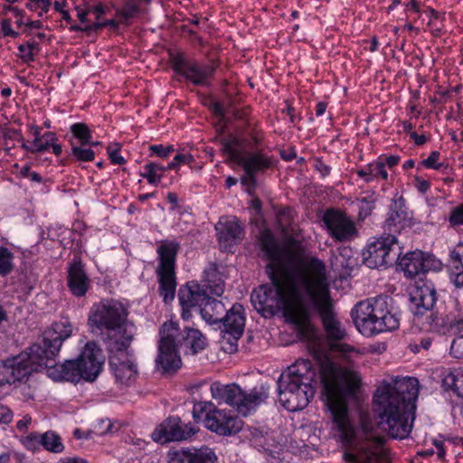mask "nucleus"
Wrapping results in <instances>:
<instances>
[{
    "label": "nucleus",
    "instance_id": "0eeeda50",
    "mask_svg": "<svg viewBox=\"0 0 463 463\" xmlns=\"http://www.w3.org/2000/svg\"><path fill=\"white\" fill-rule=\"evenodd\" d=\"M390 300L386 296H378L360 301L354 306L351 317L360 333L370 336L399 327L400 319L390 310Z\"/></svg>",
    "mask_w": 463,
    "mask_h": 463
},
{
    "label": "nucleus",
    "instance_id": "bb28decb",
    "mask_svg": "<svg viewBox=\"0 0 463 463\" xmlns=\"http://www.w3.org/2000/svg\"><path fill=\"white\" fill-rule=\"evenodd\" d=\"M67 273V285L71 294L84 297L90 288V279L80 257H74L68 263Z\"/></svg>",
    "mask_w": 463,
    "mask_h": 463
},
{
    "label": "nucleus",
    "instance_id": "13d9d810",
    "mask_svg": "<svg viewBox=\"0 0 463 463\" xmlns=\"http://www.w3.org/2000/svg\"><path fill=\"white\" fill-rule=\"evenodd\" d=\"M113 424L108 419L101 420L95 426V432L99 435H105L112 431Z\"/></svg>",
    "mask_w": 463,
    "mask_h": 463
},
{
    "label": "nucleus",
    "instance_id": "1a4fd4ad",
    "mask_svg": "<svg viewBox=\"0 0 463 463\" xmlns=\"http://www.w3.org/2000/svg\"><path fill=\"white\" fill-rule=\"evenodd\" d=\"M128 309L118 301L113 299L102 300L94 304L89 314L90 327L107 331L103 338L105 346L109 338L119 339L128 329Z\"/></svg>",
    "mask_w": 463,
    "mask_h": 463
},
{
    "label": "nucleus",
    "instance_id": "a19ab883",
    "mask_svg": "<svg viewBox=\"0 0 463 463\" xmlns=\"http://www.w3.org/2000/svg\"><path fill=\"white\" fill-rule=\"evenodd\" d=\"M139 12V6L136 0H125L122 7L117 11V14L126 21L134 17Z\"/></svg>",
    "mask_w": 463,
    "mask_h": 463
},
{
    "label": "nucleus",
    "instance_id": "69168bd1",
    "mask_svg": "<svg viewBox=\"0 0 463 463\" xmlns=\"http://www.w3.org/2000/svg\"><path fill=\"white\" fill-rule=\"evenodd\" d=\"M414 181L416 182V188L421 194H425L430 187L429 181L423 180L419 176H415Z\"/></svg>",
    "mask_w": 463,
    "mask_h": 463
},
{
    "label": "nucleus",
    "instance_id": "603ef678",
    "mask_svg": "<svg viewBox=\"0 0 463 463\" xmlns=\"http://www.w3.org/2000/svg\"><path fill=\"white\" fill-rule=\"evenodd\" d=\"M450 354L457 359H463V336H459L452 341Z\"/></svg>",
    "mask_w": 463,
    "mask_h": 463
},
{
    "label": "nucleus",
    "instance_id": "ea45409f",
    "mask_svg": "<svg viewBox=\"0 0 463 463\" xmlns=\"http://www.w3.org/2000/svg\"><path fill=\"white\" fill-rule=\"evenodd\" d=\"M71 131L72 135L80 141L82 146L90 143L92 138L91 132L85 123H75L71 125Z\"/></svg>",
    "mask_w": 463,
    "mask_h": 463
},
{
    "label": "nucleus",
    "instance_id": "2eb2a0df",
    "mask_svg": "<svg viewBox=\"0 0 463 463\" xmlns=\"http://www.w3.org/2000/svg\"><path fill=\"white\" fill-rule=\"evenodd\" d=\"M436 301L437 291L430 280L420 279L410 290V310L419 319L427 314L429 329H434L439 326L438 315L432 312Z\"/></svg>",
    "mask_w": 463,
    "mask_h": 463
},
{
    "label": "nucleus",
    "instance_id": "7ed1b4c3",
    "mask_svg": "<svg viewBox=\"0 0 463 463\" xmlns=\"http://www.w3.org/2000/svg\"><path fill=\"white\" fill-rule=\"evenodd\" d=\"M69 335V326L52 324L43 332L40 342L32 345L17 356L0 361V386L21 382L33 372L38 371L39 364H46L53 358L61 340Z\"/></svg>",
    "mask_w": 463,
    "mask_h": 463
},
{
    "label": "nucleus",
    "instance_id": "58836bf2",
    "mask_svg": "<svg viewBox=\"0 0 463 463\" xmlns=\"http://www.w3.org/2000/svg\"><path fill=\"white\" fill-rule=\"evenodd\" d=\"M14 254L5 247H0V276L5 277L14 269Z\"/></svg>",
    "mask_w": 463,
    "mask_h": 463
},
{
    "label": "nucleus",
    "instance_id": "4d7b16f0",
    "mask_svg": "<svg viewBox=\"0 0 463 463\" xmlns=\"http://www.w3.org/2000/svg\"><path fill=\"white\" fill-rule=\"evenodd\" d=\"M450 263H463V242H458L449 252Z\"/></svg>",
    "mask_w": 463,
    "mask_h": 463
},
{
    "label": "nucleus",
    "instance_id": "f03ea898",
    "mask_svg": "<svg viewBox=\"0 0 463 463\" xmlns=\"http://www.w3.org/2000/svg\"><path fill=\"white\" fill-rule=\"evenodd\" d=\"M419 395L415 377H392L383 380L373 399V412L377 424L391 438L403 439L412 429L409 422Z\"/></svg>",
    "mask_w": 463,
    "mask_h": 463
},
{
    "label": "nucleus",
    "instance_id": "4c0bfd02",
    "mask_svg": "<svg viewBox=\"0 0 463 463\" xmlns=\"http://www.w3.org/2000/svg\"><path fill=\"white\" fill-rule=\"evenodd\" d=\"M40 50V45L35 41H28L25 44H20L18 46L20 58L24 62L33 61Z\"/></svg>",
    "mask_w": 463,
    "mask_h": 463
},
{
    "label": "nucleus",
    "instance_id": "ddd939ff",
    "mask_svg": "<svg viewBox=\"0 0 463 463\" xmlns=\"http://www.w3.org/2000/svg\"><path fill=\"white\" fill-rule=\"evenodd\" d=\"M222 150L230 158L242 167L245 174H263L275 166L276 160L273 156L265 153L261 149L242 151L240 140L235 137L222 140Z\"/></svg>",
    "mask_w": 463,
    "mask_h": 463
},
{
    "label": "nucleus",
    "instance_id": "f257e3e1",
    "mask_svg": "<svg viewBox=\"0 0 463 463\" xmlns=\"http://www.w3.org/2000/svg\"><path fill=\"white\" fill-rule=\"evenodd\" d=\"M271 286L261 285L250 295L254 308L268 317L282 309L285 317L299 329L304 330L310 323V313L306 298L311 289L314 278L303 280L293 275L268 273Z\"/></svg>",
    "mask_w": 463,
    "mask_h": 463
},
{
    "label": "nucleus",
    "instance_id": "f704fd0d",
    "mask_svg": "<svg viewBox=\"0 0 463 463\" xmlns=\"http://www.w3.org/2000/svg\"><path fill=\"white\" fill-rule=\"evenodd\" d=\"M165 170H168L166 166L151 162L144 165V172H141L140 175L146 178L150 184L157 185L162 179L163 172Z\"/></svg>",
    "mask_w": 463,
    "mask_h": 463
},
{
    "label": "nucleus",
    "instance_id": "7c9ffc66",
    "mask_svg": "<svg viewBox=\"0 0 463 463\" xmlns=\"http://www.w3.org/2000/svg\"><path fill=\"white\" fill-rule=\"evenodd\" d=\"M411 218L402 197L392 202L388 216L384 222V229L390 234L399 233L406 226L410 225Z\"/></svg>",
    "mask_w": 463,
    "mask_h": 463
},
{
    "label": "nucleus",
    "instance_id": "3c124183",
    "mask_svg": "<svg viewBox=\"0 0 463 463\" xmlns=\"http://www.w3.org/2000/svg\"><path fill=\"white\" fill-rule=\"evenodd\" d=\"M439 151H432L426 159L420 162V165L426 168L439 170L444 165L443 163H439Z\"/></svg>",
    "mask_w": 463,
    "mask_h": 463
},
{
    "label": "nucleus",
    "instance_id": "c03bdc74",
    "mask_svg": "<svg viewBox=\"0 0 463 463\" xmlns=\"http://www.w3.org/2000/svg\"><path fill=\"white\" fill-rule=\"evenodd\" d=\"M71 156L80 162H90L95 157V153L90 148H84L82 145L71 146Z\"/></svg>",
    "mask_w": 463,
    "mask_h": 463
},
{
    "label": "nucleus",
    "instance_id": "774afa93",
    "mask_svg": "<svg viewBox=\"0 0 463 463\" xmlns=\"http://www.w3.org/2000/svg\"><path fill=\"white\" fill-rule=\"evenodd\" d=\"M316 169L323 175L326 176L330 174L331 168L321 160H317L315 165Z\"/></svg>",
    "mask_w": 463,
    "mask_h": 463
},
{
    "label": "nucleus",
    "instance_id": "f8f14e48",
    "mask_svg": "<svg viewBox=\"0 0 463 463\" xmlns=\"http://www.w3.org/2000/svg\"><path fill=\"white\" fill-rule=\"evenodd\" d=\"M133 340V334L124 332L119 339L109 338L106 349L109 353V364L116 382L128 386L137 378V369L128 349Z\"/></svg>",
    "mask_w": 463,
    "mask_h": 463
},
{
    "label": "nucleus",
    "instance_id": "052dcab7",
    "mask_svg": "<svg viewBox=\"0 0 463 463\" xmlns=\"http://www.w3.org/2000/svg\"><path fill=\"white\" fill-rule=\"evenodd\" d=\"M89 11H90L91 14L95 15V22H103L101 20V17L106 13V8L102 4H98L96 5H89Z\"/></svg>",
    "mask_w": 463,
    "mask_h": 463
},
{
    "label": "nucleus",
    "instance_id": "2f4dec72",
    "mask_svg": "<svg viewBox=\"0 0 463 463\" xmlns=\"http://www.w3.org/2000/svg\"><path fill=\"white\" fill-rule=\"evenodd\" d=\"M228 313H230V309H227L221 300L210 296H208L207 301L202 306L200 311L203 319L210 325L218 323L224 325Z\"/></svg>",
    "mask_w": 463,
    "mask_h": 463
},
{
    "label": "nucleus",
    "instance_id": "8fccbe9b",
    "mask_svg": "<svg viewBox=\"0 0 463 463\" xmlns=\"http://www.w3.org/2000/svg\"><path fill=\"white\" fill-rule=\"evenodd\" d=\"M57 136L54 132H45L43 134V140L35 146V149L38 150V153L45 152L51 147V145L53 144V142L57 141Z\"/></svg>",
    "mask_w": 463,
    "mask_h": 463
},
{
    "label": "nucleus",
    "instance_id": "423d86ee",
    "mask_svg": "<svg viewBox=\"0 0 463 463\" xmlns=\"http://www.w3.org/2000/svg\"><path fill=\"white\" fill-rule=\"evenodd\" d=\"M316 371L309 360H298L278 380L279 397L289 411L305 409L315 395Z\"/></svg>",
    "mask_w": 463,
    "mask_h": 463
},
{
    "label": "nucleus",
    "instance_id": "b1692460",
    "mask_svg": "<svg viewBox=\"0 0 463 463\" xmlns=\"http://www.w3.org/2000/svg\"><path fill=\"white\" fill-rule=\"evenodd\" d=\"M362 430L366 441L361 449V453L364 457L363 462L357 460L356 455L348 452L345 453L344 458L352 463H374V460L380 456L379 450L385 443V439L381 435L374 434L373 426L366 420L362 422Z\"/></svg>",
    "mask_w": 463,
    "mask_h": 463
},
{
    "label": "nucleus",
    "instance_id": "79ce46f5",
    "mask_svg": "<svg viewBox=\"0 0 463 463\" xmlns=\"http://www.w3.org/2000/svg\"><path fill=\"white\" fill-rule=\"evenodd\" d=\"M366 166H367V170L370 174V176L372 178V181L374 178H382L383 180L388 179L387 170L384 169L383 163L382 162V160L379 159V157L377 158L376 161H373V162L366 165Z\"/></svg>",
    "mask_w": 463,
    "mask_h": 463
},
{
    "label": "nucleus",
    "instance_id": "cd10ccee",
    "mask_svg": "<svg viewBox=\"0 0 463 463\" xmlns=\"http://www.w3.org/2000/svg\"><path fill=\"white\" fill-rule=\"evenodd\" d=\"M168 463H216L214 451L207 446L199 449H170L167 453Z\"/></svg>",
    "mask_w": 463,
    "mask_h": 463
},
{
    "label": "nucleus",
    "instance_id": "a18cd8bd",
    "mask_svg": "<svg viewBox=\"0 0 463 463\" xmlns=\"http://www.w3.org/2000/svg\"><path fill=\"white\" fill-rule=\"evenodd\" d=\"M448 222L452 228L463 226V202L450 210Z\"/></svg>",
    "mask_w": 463,
    "mask_h": 463
},
{
    "label": "nucleus",
    "instance_id": "680f3d73",
    "mask_svg": "<svg viewBox=\"0 0 463 463\" xmlns=\"http://www.w3.org/2000/svg\"><path fill=\"white\" fill-rule=\"evenodd\" d=\"M379 159L382 160L384 165V169H386V166H388L390 169L397 165L400 162V156H379Z\"/></svg>",
    "mask_w": 463,
    "mask_h": 463
},
{
    "label": "nucleus",
    "instance_id": "e433bc0d",
    "mask_svg": "<svg viewBox=\"0 0 463 463\" xmlns=\"http://www.w3.org/2000/svg\"><path fill=\"white\" fill-rule=\"evenodd\" d=\"M106 26H109L110 28L116 30L118 27V22L114 19H110V20H105L103 22L97 21L92 24H85L84 26H80L78 24H71L70 26V31L71 32H85L86 33L90 34L91 33H93V32L96 33Z\"/></svg>",
    "mask_w": 463,
    "mask_h": 463
},
{
    "label": "nucleus",
    "instance_id": "a878e982",
    "mask_svg": "<svg viewBox=\"0 0 463 463\" xmlns=\"http://www.w3.org/2000/svg\"><path fill=\"white\" fill-rule=\"evenodd\" d=\"M208 292L195 282H188L182 287L178 292V298L182 307V317L188 320L191 317V310L198 308L202 309L204 302L207 301Z\"/></svg>",
    "mask_w": 463,
    "mask_h": 463
},
{
    "label": "nucleus",
    "instance_id": "72a5a7b5",
    "mask_svg": "<svg viewBox=\"0 0 463 463\" xmlns=\"http://www.w3.org/2000/svg\"><path fill=\"white\" fill-rule=\"evenodd\" d=\"M446 389L452 390L458 396H463V371H448L442 380Z\"/></svg>",
    "mask_w": 463,
    "mask_h": 463
},
{
    "label": "nucleus",
    "instance_id": "338daca9",
    "mask_svg": "<svg viewBox=\"0 0 463 463\" xmlns=\"http://www.w3.org/2000/svg\"><path fill=\"white\" fill-rule=\"evenodd\" d=\"M241 182L243 185H246L251 189H254L257 185V179H256V175H250L245 174V175L243 177H241Z\"/></svg>",
    "mask_w": 463,
    "mask_h": 463
},
{
    "label": "nucleus",
    "instance_id": "4468645a",
    "mask_svg": "<svg viewBox=\"0 0 463 463\" xmlns=\"http://www.w3.org/2000/svg\"><path fill=\"white\" fill-rule=\"evenodd\" d=\"M193 417L199 420L203 417L204 427L221 436H232L240 432L243 421L237 416L219 410L212 402H199L194 403Z\"/></svg>",
    "mask_w": 463,
    "mask_h": 463
},
{
    "label": "nucleus",
    "instance_id": "f3484780",
    "mask_svg": "<svg viewBox=\"0 0 463 463\" xmlns=\"http://www.w3.org/2000/svg\"><path fill=\"white\" fill-rule=\"evenodd\" d=\"M177 331L172 324H163L159 330L158 354L156 367L162 373H175L182 365L179 349L175 345V336Z\"/></svg>",
    "mask_w": 463,
    "mask_h": 463
},
{
    "label": "nucleus",
    "instance_id": "0e129e2a",
    "mask_svg": "<svg viewBox=\"0 0 463 463\" xmlns=\"http://www.w3.org/2000/svg\"><path fill=\"white\" fill-rule=\"evenodd\" d=\"M75 10L77 12V17L80 21V23L89 24L88 14H91V12L89 11V5L84 9L80 6H76Z\"/></svg>",
    "mask_w": 463,
    "mask_h": 463
},
{
    "label": "nucleus",
    "instance_id": "e2e57ef3",
    "mask_svg": "<svg viewBox=\"0 0 463 463\" xmlns=\"http://www.w3.org/2000/svg\"><path fill=\"white\" fill-rule=\"evenodd\" d=\"M25 446L28 448L33 447L35 444H41L42 445V435L38 433H30L25 438Z\"/></svg>",
    "mask_w": 463,
    "mask_h": 463
},
{
    "label": "nucleus",
    "instance_id": "9b49d317",
    "mask_svg": "<svg viewBox=\"0 0 463 463\" xmlns=\"http://www.w3.org/2000/svg\"><path fill=\"white\" fill-rule=\"evenodd\" d=\"M181 249L176 240H162L158 242L156 253L158 264L156 273L158 279V292L165 303L175 298L176 289V257Z\"/></svg>",
    "mask_w": 463,
    "mask_h": 463
},
{
    "label": "nucleus",
    "instance_id": "bf43d9fd",
    "mask_svg": "<svg viewBox=\"0 0 463 463\" xmlns=\"http://www.w3.org/2000/svg\"><path fill=\"white\" fill-rule=\"evenodd\" d=\"M13 420L12 411L4 404H0V423L8 424Z\"/></svg>",
    "mask_w": 463,
    "mask_h": 463
},
{
    "label": "nucleus",
    "instance_id": "6e6d98bb",
    "mask_svg": "<svg viewBox=\"0 0 463 463\" xmlns=\"http://www.w3.org/2000/svg\"><path fill=\"white\" fill-rule=\"evenodd\" d=\"M0 24L2 33L5 37L16 38L19 36V33L13 30L10 19H3Z\"/></svg>",
    "mask_w": 463,
    "mask_h": 463
},
{
    "label": "nucleus",
    "instance_id": "c756f323",
    "mask_svg": "<svg viewBox=\"0 0 463 463\" xmlns=\"http://www.w3.org/2000/svg\"><path fill=\"white\" fill-rule=\"evenodd\" d=\"M216 231L220 245L225 249L237 244L244 236V229L234 216L221 218Z\"/></svg>",
    "mask_w": 463,
    "mask_h": 463
},
{
    "label": "nucleus",
    "instance_id": "5701e85b",
    "mask_svg": "<svg viewBox=\"0 0 463 463\" xmlns=\"http://www.w3.org/2000/svg\"><path fill=\"white\" fill-rule=\"evenodd\" d=\"M173 68L194 85L203 86L208 84V79L215 71V66L213 63L200 64L186 60L183 55H178L174 59Z\"/></svg>",
    "mask_w": 463,
    "mask_h": 463
},
{
    "label": "nucleus",
    "instance_id": "20e7f679",
    "mask_svg": "<svg viewBox=\"0 0 463 463\" xmlns=\"http://www.w3.org/2000/svg\"><path fill=\"white\" fill-rule=\"evenodd\" d=\"M326 405L331 413L334 428L343 441L354 439L355 430L348 415V401L354 398L360 388V375L348 369L332 368L322 378Z\"/></svg>",
    "mask_w": 463,
    "mask_h": 463
},
{
    "label": "nucleus",
    "instance_id": "dca6fc26",
    "mask_svg": "<svg viewBox=\"0 0 463 463\" xmlns=\"http://www.w3.org/2000/svg\"><path fill=\"white\" fill-rule=\"evenodd\" d=\"M401 254L395 235L389 234L368 243L363 250V261L370 269L386 268L397 262Z\"/></svg>",
    "mask_w": 463,
    "mask_h": 463
},
{
    "label": "nucleus",
    "instance_id": "9d476101",
    "mask_svg": "<svg viewBox=\"0 0 463 463\" xmlns=\"http://www.w3.org/2000/svg\"><path fill=\"white\" fill-rule=\"evenodd\" d=\"M269 389L267 384H260L247 392L236 383L224 385L215 382L211 385V393L213 399L227 403L245 417L266 401Z\"/></svg>",
    "mask_w": 463,
    "mask_h": 463
},
{
    "label": "nucleus",
    "instance_id": "4be33fe9",
    "mask_svg": "<svg viewBox=\"0 0 463 463\" xmlns=\"http://www.w3.org/2000/svg\"><path fill=\"white\" fill-rule=\"evenodd\" d=\"M76 360L83 380L93 382L100 373L105 358L102 350L94 342H88Z\"/></svg>",
    "mask_w": 463,
    "mask_h": 463
},
{
    "label": "nucleus",
    "instance_id": "49530a36",
    "mask_svg": "<svg viewBox=\"0 0 463 463\" xmlns=\"http://www.w3.org/2000/svg\"><path fill=\"white\" fill-rule=\"evenodd\" d=\"M449 279L456 288H463V263H450Z\"/></svg>",
    "mask_w": 463,
    "mask_h": 463
},
{
    "label": "nucleus",
    "instance_id": "6ab92c4d",
    "mask_svg": "<svg viewBox=\"0 0 463 463\" xmlns=\"http://www.w3.org/2000/svg\"><path fill=\"white\" fill-rule=\"evenodd\" d=\"M222 331L221 345L225 353L232 354L238 350V341L245 327V312L241 304L235 303L230 308Z\"/></svg>",
    "mask_w": 463,
    "mask_h": 463
},
{
    "label": "nucleus",
    "instance_id": "c9c22d12",
    "mask_svg": "<svg viewBox=\"0 0 463 463\" xmlns=\"http://www.w3.org/2000/svg\"><path fill=\"white\" fill-rule=\"evenodd\" d=\"M42 445L46 450L52 453H61L64 450L61 437L52 430L42 434Z\"/></svg>",
    "mask_w": 463,
    "mask_h": 463
},
{
    "label": "nucleus",
    "instance_id": "412c9836",
    "mask_svg": "<svg viewBox=\"0 0 463 463\" xmlns=\"http://www.w3.org/2000/svg\"><path fill=\"white\" fill-rule=\"evenodd\" d=\"M323 221L331 237L337 241H351L358 234L352 218L339 210H326Z\"/></svg>",
    "mask_w": 463,
    "mask_h": 463
},
{
    "label": "nucleus",
    "instance_id": "393cba45",
    "mask_svg": "<svg viewBox=\"0 0 463 463\" xmlns=\"http://www.w3.org/2000/svg\"><path fill=\"white\" fill-rule=\"evenodd\" d=\"M164 324H172L173 327L176 329L177 335L175 336V345L184 354L194 355L205 348L206 338L198 329L185 326L181 330L178 323L173 320L166 321Z\"/></svg>",
    "mask_w": 463,
    "mask_h": 463
},
{
    "label": "nucleus",
    "instance_id": "a211bd4d",
    "mask_svg": "<svg viewBox=\"0 0 463 463\" xmlns=\"http://www.w3.org/2000/svg\"><path fill=\"white\" fill-rule=\"evenodd\" d=\"M52 324H62L66 326V327L69 326L70 335L61 340L59 350L53 358L50 359L46 364H39L38 370L40 368H44L46 370L47 375L56 382L66 381L71 383H79L81 379H83V377L79 367V363H77L76 359L66 360L62 364H56L55 362L63 342L72 335V325L68 319L55 321Z\"/></svg>",
    "mask_w": 463,
    "mask_h": 463
},
{
    "label": "nucleus",
    "instance_id": "39448f33",
    "mask_svg": "<svg viewBox=\"0 0 463 463\" xmlns=\"http://www.w3.org/2000/svg\"><path fill=\"white\" fill-rule=\"evenodd\" d=\"M261 249L270 262L267 273L293 275L303 280L305 277L316 278L326 269L323 260L313 256H304L299 245L294 249H283L269 232L262 233Z\"/></svg>",
    "mask_w": 463,
    "mask_h": 463
},
{
    "label": "nucleus",
    "instance_id": "aec40b11",
    "mask_svg": "<svg viewBox=\"0 0 463 463\" xmlns=\"http://www.w3.org/2000/svg\"><path fill=\"white\" fill-rule=\"evenodd\" d=\"M198 431L196 423H185L179 417L170 416L154 430L152 438L160 443L183 441L191 439Z\"/></svg>",
    "mask_w": 463,
    "mask_h": 463
},
{
    "label": "nucleus",
    "instance_id": "de8ad7c7",
    "mask_svg": "<svg viewBox=\"0 0 463 463\" xmlns=\"http://www.w3.org/2000/svg\"><path fill=\"white\" fill-rule=\"evenodd\" d=\"M442 324L455 332H461L463 331V316H456L450 313L446 317Z\"/></svg>",
    "mask_w": 463,
    "mask_h": 463
},
{
    "label": "nucleus",
    "instance_id": "5fc2aeb1",
    "mask_svg": "<svg viewBox=\"0 0 463 463\" xmlns=\"http://www.w3.org/2000/svg\"><path fill=\"white\" fill-rule=\"evenodd\" d=\"M149 149L153 154L162 158L167 157L172 152H174L173 146H164L163 145H152Z\"/></svg>",
    "mask_w": 463,
    "mask_h": 463
},
{
    "label": "nucleus",
    "instance_id": "864d4df0",
    "mask_svg": "<svg viewBox=\"0 0 463 463\" xmlns=\"http://www.w3.org/2000/svg\"><path fill=\"white\" fill-rule=\"evenodd\" d=\"M4 139L5 141V150L9 151L12 146H8V140H14V141H23V137L20 133V131L16 129H5L3 134Z\"/></svg>",
    "mask_w": 463,
    "mask_h": 463
},
{
    "label": "nucleus",
    "instance_id": "473e14b6",
    "mask_svg": "<svg viewBox=\"0 0 463 463\" xmlns=\"http://www.w3.org/2000/svg\"><path fill=\"white\" fill-rule=\"evenodd\" d=\"M203 282L201 287L215 296H222L224 292V280L221 272L218 270V266L215 263H210L203 271Z\"/></svg>",
    "mask_w": 463,
    "mask_h": 463
},
{
    "label": "nucleus",
    "instance_id": "09e8293b",
    "mask_svg": "<svg viewBox=\"0 0 463 463\" xmlns=\"http://www.w3.org/2000/svg\"><path fill=\"white\" fill-rule=\"evenodd\" d=\"M109 157L112 164L114 165H123L126 160L122 156H120V145L118 143L110 144L107 147Z\"/></svg>",
    "mask_w": 463,
    "mask_h": 463
},
{
    "label": "nucleus",
    "instance_id": "37998d69",
    "mask_svg": "<svg viewBox=\"0 0 463 463\" xmlns=\"http://www.w3.org/2000/svg\"><path fill=\"white\" fill-rule=\"evenodd\" d=\"M375 206V198L373 194L358 200L359 217L364 219L369 216Z\"/></svg>",
    "mask_w": 463,
    "mask_h": 463
},
{
    "label": "nucleus",
    "instance_id": "c85d7f7f",
    "mask_svg": "<svg viewBox=\"0 0 463 463\" xmlns=\"http://www.w3.org/2000/svg\"><path fill=\"white\" fill-rule=\"evenodd\" d=\"M398 261L409 278H414L436 268V260L420 250L408 252L402 258L399 257Z\"/></svg>",
    "mask_w": 463,
    "mask_h": 463
},
{
    "label": "nucleus",
    "instance_id": "6e6552de",
    "mask_svg": "<svg viewBox=\"0 0 463 463\" xmlns=\"http://www.w3.org/2000/svg\"><path fill=\"white\" fill-rule=\"evenodd\" d=\"M307 298L319 313L328 340L341 341L345 339V330L336 319L334 312L326 269L314 278Z\"/></svg>",
    "mask_w": 463,
    "mask_h": 463
}]
</instances>
